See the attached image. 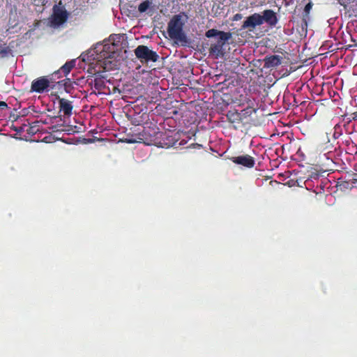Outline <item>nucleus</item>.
Segmentation results:
<instances>
[{
	"mask_svg": "<svg viewBox=\"0 0 357 357\" xmlns=\"http://www.w3.org/2000/svg\"><path fill=\"white\" fill-rule=\"evenodd\" d=\"M116 35H111L107 40L97 43L93 49L81 55L83 62L93 64L98 63L105 70L112 69V59L115 57Z\"/></svg>",
	"mask_w": 357,
	"mask_h": 357,
	"instance_id": "1",
	"label": "nucleus"
},
{
	"mask_svg": "<svg viewBox=\"0 0 357 357\" xmlns=\"http://www.w3.org/2000/svg\"><path fill=\"white\" fill-rule=\"evenodd\" d=\"M183 24L181 15H176L169 22L167 31L169 37L172 40L184 46L188 44V39L183 31Z\"/></svg>",
	"mask_w": 357,
	"mask_h": 357,
	"instance_id": "2",
	"label": "nucleus"
},
{
	"mask_svg": "<svg viewBox=\"0 0 357 357\" xmlns=\"http://www.w3.org/2000/svg\"><path fill=\"white\" fill-rule=\"evenodd\" d=\"M68 17V13L60 2L53 7V13L50 18V26L54 28L59 27L67 21Z\"/></svg>",
	"mask_w": 357,
	"mask_h": 357,
	"instance_id": "3",
	"label": "nucleus"
},
{
	"mask_svg": "<svg viewBox=\"0 0 357 357\" xmlns=\"http://www.w3.org/2000/svg\"><path fill=\"white\" fill-rule=\"evenodd\" d=\"M135 56L142 63L149 62H156L159 59V55L156 52L150 50L146 45H139L134 51Z\"/></svg>",
	"mask_w": 357,
	"mask_h": 357,
	"instance_id": "4",
	"label": "nucleus"
},
{
	"mask_svg": "<svg viewBox=\"0 0 357 357\" xmlns=\"http://www.w3.org/2000/svg\"><path fill=\"white\" fill-rule=\"evenodd\" d=\"M50 80L45 77L34 79L31 83V91L42 93L49 91Z\"/></svg>",
	"mask_w": 357,
	"mask_h": 357,
	"instance_id": "5",
	"label": "nucleus"
},
{
	"mask_svg": "<svg viewBox=\"0 0 357 357\" xmlns=\"http://www.w3.org/2000/svg\"><path fill=\"white\" fill-rule=\"evenodd\" d=\"M263 24L260 13H254L244 20L242 28L248 29L249 31L254 30L257 26Z\"/></svg>",
	"mask_w": 357,
	"mask_h": 357,
	"instance_id": "6",
	"label": "nucleus"
},
{
	"mask_svg": "<svg viewBox=\"0 0 357 357\" xmlns=\"http://www.w3.org/2000/svg\"><path fill=\"white\" fill-rule=\"evenodd\" d=\"M261 17L263 24L266 23L271 27L275 26L278 22L277 15L272 10H264L261 14Z\"/></svg>",
	"mask_w": 357,
	"mask_h": 357,
	"instance_id": "7",
	"label": "nucleus"
},
{
	"mask_svg": "<svg viewBox=\"0 0 357 357\" xmlns=\"http://www.w3.org/2000/svg\"><path fill=\"white\" fill-rule=\"evenodd\" d=\"M231 160L235 164L241 165L248 168L253 167L255 164L254 158L248 155L233 157Z\"/></svg>",
	"mask_w": 357,
	"mask_h": 357,
	"instance_id": "8",
	"label": "nucleus"
},
{
	"mask_svg": "<svg viewBox=\"0 0 357 357\" xmlns=\"http://www.w3.org/2000/svg\"><path fill=\"white\" fill-rule=\"evenodd\" d=\"M76 63L75 59H72L67 61L58 71L55 72L53 75L54 77H61V74L63 73L64 76L69 74L73 68L75 67Z\"/></svg>",
	"mask_w": 357,
	"mask_h": 357,
	"instance_id": "9",
	"label": "nucleus"
},
{
	"mask_svg": "<svg viewBox=\"0 0 357 357\" xmlns=\"http://www.w3.org/2000/svg\"><path fill=\"white\" fill-rule=\"evenodd\" d=\"M60 112H63L66 116H70L72 114L73 104L72 102L65 98H60L59 100Z\"/></svg>",
	"mask_w": 357,
	"mask_h": 357,
	"instance_id": "10",
	"label": "nucleus"
},
{
	"mask_svg": "<svg viewBox=\"0 0 357 357\" xmlns=\"http://www.w3.org/2000/svg\"><path fill=\"white\" fill-rule=\"evenodd\" d=\"M282 57L279 55H273L269 57H266L264 60L265 67L266 68H274L281 64Z\"/></svg>",
	"mask_w": 357,
	"mask_h": 357,
	"instance_id": "11",
	"label": "nucleus"
},
{
	"mask_svg": "<svg viewBox=\"0 0 357 357\" xmlns=\"http://www.w3.org/2000/svg\"><path fill=\"white\" fill-rule=\"evenodd\" d=\"M223 45L222 43L212 44L210 47V53L219 56L222 54Z\"/></svg>",
	"mask_w": 357,
	"mask_h": 357,
	"instance_id": "12",
	"label": "nucleus"
},
{
	"mask_svg": "<svg viewBox=\"0 0 357 357\" xmlns=\"http://www.w3.org/2000/svg\"><path fill=\"white\" fill-rule=\"evenodd\" d=\"M152 0H145L142 1L138 6V10L139 13H144L152 7Z\"/></svg>",
	"mask_w": 357,
	"mask_h": 357,
	"instance_id": "13",
	"label": "nucleus"
},
{
	"mask_svg": "<svg viewBox=\"0 0 357 357\" xmlns=\"http://www.w3.org/2000/svg\"><path fill=\"white\" fill-rule=\"evenodd\" d=\"M219 40L218 43H222L224 46L225 43L228 41L231 38V34L229 32H224L220 31L219 35Z\"/></svg>",
	"mask_w": 357,
	"mask_h": 357,
	"instance_id": "14",
	"label": "nucleus"
},
{
	"mask_svg": "<svg viewBox=\"0 0 357 357\" xmlns=\"http://www.w3.org/2000/svg\"><path fill=\"white\" fill-rule=\"evenodd\" d=\"M220 31H218L215 29H209L206 32V36L207 38H212V37L218 36V35H219V33H220Z\"/></svg>",
	"mask_w": 357,
	"mask_h": 357,
	"instance_id": "15",
	"label": "nucleus"
},
{
	"mask_svg": "<svg viewBox=\"0 0 357 357\" xmlns=\"http://www.w3.org/2000/svg\"><path fill=\"white\" fill-rule=\"evenodd\" d=\"M312 3L311 2H309L308 3L306 4V6H305V12L306 13H309L310 10L312 9Z\"/></svg>",
	"mask_w": 357,
	"mask_h": 357,
	"instance_id": "16",
	"label": "nucleus"
},
{
	"mask_svg": "<svg viewBox=\"0 0 357 357\" xmlns=\"http://www.w3.org/2000/svg\"><path fill=\"white\" fill-rule=\"evenodd\" d=\"M6 107H7V105L6 102L0 101V108L3 109V108H6Z\"/></svg>",
	"mask_w": 357,
	"mask_h": 357,
	"instance_id": "17",
	"label": "nucleus"
},
{
	"mask_svg": "<svg viewBox=\"0 0 357 357\" xmlns=\"http://www.w3.org/2000/svg\"><path fill=\"white\" fill-rule=\"evenodd\" d=\"M9 51L7 50H3L1 51L3 55H6Z\"/></svg>",
	"mask_w": 357,
	"mask_h": 357,
	"instance_id": "18",
	"label": "nucleus"
}]
</instances>
